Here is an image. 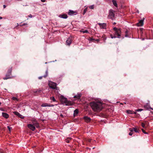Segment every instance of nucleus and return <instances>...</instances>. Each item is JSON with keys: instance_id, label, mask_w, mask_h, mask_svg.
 Returning <instances> with one entry per match:
<instances>
[{"instance_id": "f03ea898", "label": "nucleus", "mask_w": 153, "mask_h": 153, "mask_svg": "<svg viewBox=\"0 0 153 153\" xmlns=\"http://www.w3.org/2000/svg\"><path fill=\"white\" fill-rule=\"evenodd\" d=\"M60 100L62 104H65L66 105L69 106L73 105V103L72 102L68 100L66 98L64 97L63 96H61Z\"/></svg>"}, {"instance_id": "473e14b6", "label": "nucleus", "mask_w": 153, "mask_h": 153, "mask_svg": "<svg viewBox=\"0 0 153 153\" xmlns=\"http://www.w3.org/2000/svg\"><path fill=\"white\" fill-rule=\"evenodd\" d=\"M141 126L143 128H145V124L144 123H141Z\"/></svg>"}, {"instance_id": "a211bd4d", "label": "nucleus", "mask_w": 153, "mask_h": 153, "mask_svg": "<svg viewBox=\"0 0 153 153\" xmlns=\"http://www.w3.org/2000/svg\"><path fill=\"white\" fill-rule=\"evenodd\" d=\"M130 33L128 30H126L125 32V37H130V36L129 35Z\"/></svg>"}, {"instance_id": "a19ab883", "label": "nucleus", "mask_w": 153, "mask_h": 153, "mask_svg": "<svg viewBox=\"0 0 153 153\" xmlns=\"http://www.w3.org/2000/svg\"><path fill=\"white\" fill-rule=\"evenodd\" d=\"M41 0V1L42 2H45L46 1V0Z\"/></svg>"}, {"instance_id": "a878e982", "label": "nucleus", "mask_w": 153, "mask_h": 153, "mask_svg": "<svg viewBox=\"0 0 153 153\" xmlns=\"http://www.w3.org/2000/svg\"><path fill=\"white\" fill-rule=\"evenodd\" d=\"M80 32H82L83 33H89L88 31L87 30H81L80 31Z\"/></svg>"}, {"instance_id": "7c9ffc66", "label": "nucleus", "mask_w": 153, "mask_h": 153, "mask_svg": "<svg viewBox=\"0 0 153 153\" xmlns=\"http://www.w3.org/2000/svg\"><path fill=\"white\" fill-rule=\"evenodd\" d=\"M89 8H90L91 9H93L94 8V5H91L89 6Z\"/></svg>"}, {"instance_id": "e433bc0d", "label": "nucleus", "mask_w": 153, "mask_h": 153, "mask_svg": "<svg viewBox=\"0 0 153 153\" xmlns=\"http://www.w3.org/2000/svg\"><path fill=\"white\" fill-rule=\"evenodd\" d=\"M66 142L67 143H69L70 142V140L69 139H67L66 140Z\"/></svg>"}, {"instance_id": "4be33fe9", "label": "nucleus", "mask_w": 153, "mask_h": 153, "mask_svg": "<svg viewBox=\"0 0 153 153\" xmlns=\"http://www.w3.org/2000/svg\"><path fill=\"white\" fill-rule=\"evenodd\" d=\"M144 107L147 109H151V107L148 104H146L144 106Z\"/></svg>"}, {"instance_id": "49530a36", "label": "nucleus", "mask_w": 153, "mask_h": 153, "mask_svg": "<svg viewBox=\"0 0 153 153\" xmlns=\"http://www.w3.org/2000/svg\"><path fill=\"white\" fill-rule=\"evenodd\" d=\"M151 109H152V110H153V108H151Z\"/></svg>"}, {"instance_id": "09e8293b", "label": "nucleus", "mask_w": 153, "mask_h": 153, "mask_svg": "<svg viewBox=\"0 0 153 153\" xmlns=\"http://www.w3.org/2000/svg\"><path fill=\"white\" fill-rule=\"evenodd\" d=\"M61 116H62V115H61Z\"/></svg>"}, {"instance_id": "58836bf2", "label": "nucleus", "mask_w": 153, "mask_h": 153, "mask_svg": "<svg viewBox=\"0 0 153 153\" xmlns=\"http://www.w3.org/2000/svg\"><path fill=\"white\" fill-rule=\"evenodd\" d=\"M49 107H53L54 106L52 104H49Z\"/></svg>"}, {"instance_id": "c03bdc74", "label": "nucleus", "mask_w": 153, "mask_h": 153, "mask_svg": "<svg viewBox=\"0 0 153 153\" xmlns=\"http://www.w3.org/2000/svg\"><path fill=\"white\" fill-rule=\"evenodd\" d=\"M2 19V17H0V20L1 19Z\"/></svg>"}, {"instance_id": "f704fd0d", "label": "nucleus", "mask_w": 153, "mask_h": 153, "mask_svg": "<svg viewBox=\"0 0 153 153\" xmlns=\"http://www.w3.org/2000/svg\"><path fill=\"white\" fill-rule=\"evenodd\" d=\"M12 99L13 100H17V98L15 97H13L12 98Z\"/></svg>"}, {"instance_id": "3c124183", "label": "nucleus", "mask_w": 153, "mask_h": 153, "mask_svg": "<svg viewBox=\"0 0 153 153\" xmlns=\"http://www.w3.org/2000/svg\"><path fill=\"white\" fill-rule=\"evenodd\" d=\"M1 102H0V105H1Z\"/></svg>"}, {"instance_id": "aec40b11", "label": "nucleus", "mask_w": 153, "mask_h": 153, "mask_svg": "<svg viewBox=\"0 0 153 153\" xmlns=\"http://www.w3.org/2000/svg\"><path fill=\"white\" fill-rule=\"evenodd\" d=\"M79 111L77 109H75L74 111V115L75 116L77 115Z\"/></svg>"}, {"instance_id": "20e7f679", "label": "nucleus", "mask_w": 153, "mask_h": 153, "mask_svg": "<svg viewBox=\"0 0 153 153\" xmlns=\"http://www.w3.org/2000/svg\"><path fill=\"white\" fill-rule=\"evenodd\" d=\"M12 68H9L8 71L7 72L6 75V77L3 78V79L4 80H6L8 79L11 78L10 75L11 74L12 72Z\"/></svg>"}, {"instance_id": "dca6fc26", "label": "nucleus", "mask_w": 153, "mask_h": 153, "mask_svg": "<svg viewBox=\"0 0 153 153\" xmlns=\"http://www.w3.org/2000/svg\"><path fill=\"white\" fill-rule=\"evenodd\" d=\"M2 115L3 117L6 119L8 118L9 117V115L5 113H2Z\"/></svg>"}, {"instance_id": "1a4fd4ad", "label": "nucleus", "mask_w": 153, "mask_h": 153, "mask_svg": "<svg viewBox=\"0 0 153 153\" xmlns=\"http://www.w3.org/2000/svg\"><path fill=\"white\" fill-rule=\"evenodd\" d=\"M72 40V39L71 37L68 38L66 41V44L68 45H70L71 43Z\"/></svg>"}, {"instance_id": "bb28decb", "label": "nucleus", "mask_w": 153, "mask_h": 153, "mask_svg": "<svg viewBox=\"0 0 153 153\" xmlns=\"http://www.w3.org/2000/svg\"><path fill=\"white\" fill-rule=\"evenodd\" d=\"M50 100H52L53 102H55L56 101L54 97H50Z\"/></svg>"}, {"instance_id": "f3484780", "label": "nucleus", "mask_w": 153, "mask_h": 153, "mask_svg": "<svg viewBox=\"0 0 153 153\" xmlns=\"http://www.w3.org/2000/svg\"><path fill=\"white\" fill-rule=\"evenodd\" d=\"M45 75H44V76H41L39 77V79H41L42 78V77H43L45 78L48 75V70H46L45 72Z\"/></svg>"}, {"instance_id": "0eeeda50", "label": "nucleus", "mask_w": 153, "mask_h": 153, "mask_svg": "<svg viewBox=\"0 0 153 153\" xmlns=\"http://www.w3.org/2000/svg\"><path fill=\"white\" fill-rule=\"evenodd\" d=\"M98 24L99 25L100 27L102 29H106L107 25L105 23H98Z\"/></svg>"}, {"instance_id": "2f4dec72", "label": "nucleus", "mask_w": 153, "mask_h": 153, "mask_svg": "<svg viewBox=\"0 0 153 153\" xmlns=\"http://www.w3.org/2000/svg\"><path fill=\"white\" fill-rule=\"evenodd\" d=\"M142 131L143 133L145 134H148V133L146 132L143 129H142Z\"/></svg>"}, {"instance_id": "f257e3e1", "label": "nucleus", "mask_w": 153, "mask_h": 153, "mask_svg": "<svg viewBox=\"0 0 153 153\" xmlns=\"http://www.w3.org/2000/svg\"><path fill=\"white\" fill-rule=\"evenodd\" d=\"M89 104L94 111L99 112L102 109V104L100 102H90Z\"/></svg>"}, {"instance_id": "423d86ee", "label": "nucleus", "mask_w": 153, "mask_h": 153, "mask_svg": "<svg viewBox=\"0 0 153 153\" xmlns=\"http://www.w3.org/2000/svg\"><path fill=\"white\" fill-rule=\"evenodd\" d=\"M49 86L50 88L53 89H55L57 88L56 87V84L53 82H51L49 83Z\"/></svg>"}, {"instance_id": "5701e85b", "label": "nucleus", "mask_w": 153, "mask_h": 153, "mask_svg": "<svg viewBox=\"0 0 153 153\" xmlns=\"http://www.w3.org/2000/svg\"><path fill=\"white\" fill-rule=\"evenodd\" d=\"M126 112L127 113L129 114H133V113L136 114V112H134L133 111L130 110H128L126 111Z\"/></svg>"}, {"instance_id": "9b49d317", "label": "nucleus", "mask_w": 153, "mask_h": 153, "mask_svg": "<svg viewBox=\"0 0 153 153\" xmlns=\"http://www.w3.org/2000/svg\"><path fill=\"white\" fill-rule=\"evenodd\" d=\"M32 123L33 124V125L35 127H36V128L39 127V123L35 120H33L32 121Z\"/></svg>"}, {"instance_id": "ea45409f", "label": "nucleus", "mask_w": 153, "mask_h": 153, "mask_svg": "<svg viewBox=\"0 0 153 153\" xmlns=\"http://www.w3.org/2000/svg\"><path fill=\"white\" fill-rule=\"evenodd\" d=\"M28 17H30V18H32V15L31 14H30V15H29L28 16Z\"/></svg>"}, {"instance_id": "2eb2a0df", "label": "nucleus", "mask_w": 153, "mask_h": 153, "mask_svg": "<svg viewBox=\"0 0 153 153\" xmlns=\"http://www.w3.org/2000/svg\"><path fill=\"white\" fill-rule=\"evenodd\" d=\"M81 96V94L80 93H78L77 95L74 96V98H76L77 99H79L80 98V97Z\"/></svg>"}, {"instance_id": "c756f323", "label": "nucleus", "mask_w": 153, "mask_h": 153, "mask_svg": "<svg viewBox=\"0 0 153 153\" xmlns=\"http://www.w3.org/2000/svg\"><path fill=\"white\" fill-rule=\"evenodd\" d=\"M14 113L15 114V115H17L18 116H19V115H20V114L17 112H16V111H15L14 112Z\"/></svg>"}, {"instance_id": "39448f33", "label": "nucleus", "mask_w": 153, "mask_h": 153, "mask_svg": "<svg viewBox=\"0 0 153 153\" xmlns=\"http://www.w3.org/2000/svg\"><path fill=\"white\" fill-rule=\"evenodd\" d=\"M114 17V14L112 10H110L109 11V14L108 16V18L113 20Z\"/></svg>"}, {"instance_id": "393cba45", "label": "nucleus", "mask_w": 153, "mask_h": 153, "mask_svg": "<svg viewBox=\"0 0 153 153\" xmlns=\"http://www.w3.org/2000/svg\"><path fill=\"white\" fill-rule=\"evenodd\" d=\"M129 130L130 131V132L129 133V135L131 136L133 134V131L132 130L131 128H130L129 129Z\"/></svg>"}, {"instance_id": "79ce46f5", "label": "nucleus", "mask_w": 153, "mask_h": 153, "mask_svg": "<svg viewBox=\"0 0 153 153\" xmlns=\"http://www.w3.org/2000/svg\"><path fill=\"white\" fill-rule=\"evenodd\" d=\"M6 7V6L5 5H3V7L4 8H5Z\"/></svg>"}, {"instance_id": "9d476101", "label": "nucleus", "mask_w": 153, "mask_h": 153, "mask_svg": "<svg viewBox=\"0 0 153 153\" xmlns=\"http://www.w3.org/2000/svg\"><path fill=\"white\" fill-rule=\"evenodd\" d=\"M69 15L72 16L74 15H76V11H74L71 10H69L68 13Z\"/></svg>"}, {"instance_id": "37998d69", "label": "nucleus", "mask_w": 153, "mask_h": 153, "mask_svg": "<svg viewBox=\"0 0 153 153\" xmlns=\"http://www.w3.org/2000/svg\"><path fill=\"white\" fill-rule=\"evenodd\" d=\"M94 40V39H90V40L91 41H92V40Z\"/></svg>"}, {"instance_id": "7ed1b4c3", "label": "nucleus", "mask_w": 153, "mask_h": 153, "mask_svg": "<svg viewBox=\"0 0 153 153\" xmlns=\"http://www.w3.org/2000/svg\"><path fill=\"white\" fill-rule=\"evenodd\" d=\"M113 30L115 31L114 35L117 36V38H120L121 33V29L114 27L113 28Z\"/></svg>"}, {"instance_id": "ddd939ff", "label": "nucleus", "mask_w": 153, "mask_h": 153, "mask_svg": "<svg viewBox=\"0 0 153 153\" xmlns=\"http://www.w3.org/2000/svg\"><path fill=\"white\" fill-rule=\"evenodd\" d=\"M59 17L61 18L64 19H67L68 18V16L66 14H60L59 16Z\"/></svg>"}, {"instance_id": "b1692460", "label": "nucleus", "mask_w": 153, "mask_h": 153, "mask_svg": "<svg viewBox=\"0 0 153 153\" xmlns=\"http://www.w3.org/2000/svg\"><path fill=\"white\" fill-rule=\"evenodd\" d=\"M49 104L47 103H44L41 105V106L43 107H49Z\"/></svg>"}, {"instance_id": "f8f14e48", "label": "nucleus", "mask_w": 153, "mask_h": 153, "mask_svg": "<svg viewBox=\"0 0 153 153\" xmlns=\"http://www.w3.org/2000/svg\"><path fill=\"white\" fill-rule=\"evenodd\" d=\"M143 25V20L141 19L137 23V25L138 26H142Z\"/></svg>"}, {"instance_id": "72a5a7b5", "label": "nucleus", "mask_w": 153, "mask_h": 153, "mask_svg": "<svg viewBox=\"0 0 153 153\" xmlns=\"http://www.w3.org/2000/svg\"><path fill=\"white\" fill-rule=\"evenodd\" d=\"M19 117L21 118H24V117L20 114L19 116Z\"/></svg>"}, {"instance_id": "412c9836", "label": "nucleus", "mask_w": 153, "mask_h": 153, "mask_svg": "<svg viewBox=\"0 0 153 153\" xmlns=\"http://www.w3.org/2000/svg\"><path fill=\"white\" fill-rule=\"evenodd\" d=\"M112 2H113V4H114V5L115 6L117 7V4L116 1L115 0H112Z\"/></svg>"}, {"instance_id": "4c0bfd02", "label": "nucleus", "mask_w": 153, "mask_h": 153, "mask_svg": "<svg viewBox=\"0 0 153 153\" xmlns=\"http://www.w3.org/2000/svg\"><path fill=\"white\" fill-rule=\"evenodd\" d=\"M7 128L8 129L9 131H10L11 129L12 128L10 127L9 126H7Z\"/></svg>"}, {"instance_id": "a18cd8bd", "label": "nucleus", "mask_w": 153, "mask_h": 153, "mask_svg": "<svg viewBox=\"0 0 153 153\" xmlns=\"http://www.w3.org/2000/svg\"><path fill=\"white\" fill-rule=\"evenodd\" d=\"M116 24V23L115 22H114V23H113V24L114 25H115V24Z\"/></svg>"}, {"instance_id": "8fccbe9b", "label": "nucleus", "mask_w": 153, "mask_h": 153, "mask_svg": "<svg viewBox=\"0 0 153 153\" xmlns=\"http://www.w3.org/2000/svg\"><path fill=\"white\" fill-rule=\"evenodd\" d=\"M97 41H99V40H98V39H97Z\"/></svg>"}, {"instance_id": "c9c22d12", "label": "nucleus", "mask_w": 153, "mask_h": 153, "mask_svg": "<svg viewBox=\"0 0 153 153\" xmlns=\"http://www.w3.org/2000/svg\"><path fill=\"white\" fill-rule=\"evenodd\" d=\"M143 110L142 109H137V111H141Z\"/></svg>"}, {"instance_id": "603ef678", "label": "nucleus", "mask_w": 153, "mask_h": 153, "mask_svg": "<svg viewBox=\"0 0 153 153\" xmlns=\"http://www.w3.org/2000/svg\"><path fill=\"white\" fill-rule=\"evenodd\" d=\"M0 26H1V25H0Z\"/></svg>"}, {"instance_id": "de8ad7c7", "label": "nucleus", "mask_w": 153, "mask_h": 153, "mask_svg": "<svg viewBox=\"0 0 153 153\" xmlns=\"http://www.w3.org/2000/svg\"><path fill=\"white\" fill-rule=\"evenodd\" d=\"M26 25V24H23V25Z\"/></svg>"}, {"instance_id": "6ab92c4d", "label": "nucleus", "mask_w": 153, "mask_h": 153, "mask_svg": "<svg viewBox=\"0 0 153 153\" xmlns=\"http://www.w3.org/2000/svg\"><path fill=\"white\" fill-rule=\"evenodd\" d=\"M132 129L133 131H134L136 132L139 133L140 131V130L138 129H137L136 128H133Z\"/></svg>"}, {"instance_id": "6e6552de", "label": "nucleus", "mask_w": 153, "mask_h": 153, "mask_svg": "<svg viewBox=\"0 0 153 153\" xmlns=\"http://www.w3.org/2000/svg\"><path fill=\"white\" fill-rule=\"evenodd\" d=\"M32 131H34L35 129V127L33 123L32 124H28L27 126Z\"/></svg>"}, {"instance_id": "4468645a", "label": "nucleus", "mask_w": 153, "mask_h": 153, "mask_svg": "<svg viewBox=\"0 0 153 153\" xmlns=\"http://www.w3.org/2000/svg\"><path fill=\"white\" fill-rule=\"evenodd\" d=\"M84 119L85 120L87 123L90 122L91 120V119L87 116H85L84 117Z\"/></svg>"}, {"instance_id": "cd10ccee", "label": "nucleus", "mask_w": 153, "mask_h": 153, "mask_svg": "<svg viewBox=\"0 0 153 153\" xmlns=\"http://www.w3.org/2000/svg\"><path fill=\"white\" fill-rule=\"evenodd\" d=\"M87 10V7H86L84 9V11H83V15H84L85 14V13H86V12Z\"/></svg>"}, {"instance_id": "c85d7f7f", "label": "nucleus", "mask_w": 153, "mask_h": 153, "mask_svg": "<svg viewBox=\"0 0 153 153\" xmlns=\"http://www.w3.org/2000/svg\"><path fill=\"white\" fill-rule=\"evenodd\" d=\"M110 36V37L112 39L115 38H117V36H115V35H114V36H113L112 34H111Z\"/></svg>"}]
</instances>
